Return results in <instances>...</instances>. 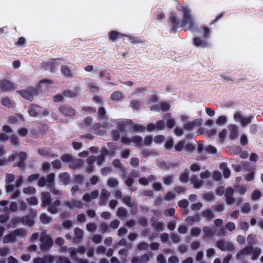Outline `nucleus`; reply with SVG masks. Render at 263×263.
Instances as JSON below:
<instances>
[{
    "label": "nucleus",
    "mask_w": 263,
    "mask_h": 263,
    "mask_svg": "<svg viewBox=\"0 0 263 263\" xmlns=\"http://www.w3.org/2000/svg\"><path fill=\"white\" fill-rule=\"evenodd\" d=\"M182 16L183 17L181 23L185 30H191L194 33L195 36L209 39L210 34V29L206 27L196 28V23L191 15L190 10L185 5L181 6L179 9L171 14L169 22L173 27H176L179 25Z\"/></svg>",
    "instance_id": "1"
},
{
    "label": "nucleus",
    "mask_w": 263,
    "mask_h": 263,
    "mask_svg": "<svg viewBox=\"0 0 263 263\" xmlns=\"http://www.w3.org/2000/svg\"><path fill=\"white\" fill-rule=\"evenodd\" d=\"M34 263H70L66 257L54 258L52 256H48L45 258H36L34 259Z\"/></svg>",
    "instance_id": "2"
},
{
    "label": "nucleus",
    "mask_w": 263,
    "mask_h": 263,
    "mask_svg": "<svg viewBox=\"0 0 263 263\" xmlns=\"http://www.w3.org/2000/svg\"><path fill=\"white\" fill-rule=\"evenodd\" d=\"M69 252L71 254V257L75 259L79 263H87L86 260L82 259H78V254H83L85 251V249L84 247H80L78 249L74 248H69L68 250Z\"/></svg>",
    "instance_id": "3"
},
{
    "label": "nucleus",
    "mask_w": 263,
    "mask_h": 263,
    "mask_svg": "<svg viewBox=\"0 0 263 263\" xmlns=\"http://www.w3.org/2000/svg\"><path fill=\"white\" fill-rule=\"evenodd\" d=\"M253 251L252 258L255 259L260 254V250L259 248H255L253 250L252 247H249L243 249L238 254V256L239 258H242V256Z\"/></svg>",
    "instance_id": "4"
},
{
    "label": "nucleus",
    "mask_w": 263,
    "mask_h": 263,
    "mask_svg": "<svg viewBox=\"0 0 263 263\" xmlns=\"http://www.w3.org/2000/svg\"><path fill=\"white\" fill-rule=\"evenodd\" d=\"M26 157L27 155L26 153L24 152H20L17 155L12 154L10 155L8 161L12 162L14 160H16V163H17V165L18 166H22L23 165V162L26 159Z\"/></svg>",
    "instance_id": "5"
},
{
    "label": "nucleus",
    "mask_w": 263,
    "mask_h": 263,
    "mask_svg": "<svg viewBox=\"0 0 263 263\" xmlns=\"http://www.w3.org/2000/svg\"><path fill=\"white\" fill-rule=\"evenodd\" d=\"M193 44L197 47L204 48L209 46L210 41L209 39L195 36L193 39Z\"/></svg>",
    "instance_id": "6"
},
{
    "label": "nucleus",
    "mask_w": 263,
    "mask_h": 263,
    "mask_svg": "<svg viewBox=\"0 0 263 263\" xmlns=\"http://www.w3.org/2000/svg\"><path fill=\"white\" fill-rule=\"evenodd\" d=\"M40 240L41 241V248L43 249L46 250L52 245V241L50 237L45 232L41 233Z\"/></svg>",
    "instance_id": "7"
},
{
    "label": "nucleus",
    "mask_w": 263,
    "mask_h": 263,
    "mask_svg": "<svg viewBox=\"0 0 263 263\" xmlns=\"http://www.w3.org/2000/svg\"><path fill=\"white\" fill-rule=\"evenodd\" d=\"M40 240L41 241V248L43 249L46 250L52 245V241L50 237L45 232L41 233Z\"/></svg>",
    "instance_id": "8"
},
{
    "label": "nucleus",
    "mask_w": 263,
    "mask_h": 263,
    "mask_svg": "<svg viewBox=\"0 0 263 263\" xmlns=\"http://www.w3.org/2000/svg\"><path fill=\"white\" fill-rule=\"evenodd\" d=\"M37 91L34 88H30L20 91V94L24 99L31 100L34 96L36 95Z\"/></svg>",
    "instance_id": "9"
},
{
    "label": "nucleus",
    "mask_w": 263,
    "mask_h": 263,
    "mask_svg": "<svg viewBox=\"0 0 263 263\" xmlns=\"http://www.w3.org/2000/svg\"><path fill=\"white\" fill-rule=\"evenodd\" d=\"M44 115L46 116L49 114V111L47 109H43L37 105H32L28 110L29 114L32 117L36 116L38 114L42 113Z\"/></svg>",
    "instance_id": "10"
},
{
    "label": "nucleus",
    "mask_w": 263,
    "mask_h": 263,
    "mask_svg": "<svg viewBox=\"0 0 263 263\" xmlns=\"http://www.w3.org/2000/svg\"><path fill=\"white\" fill-rule=\"evenodd\" d=\"M234 118L235 121L240 122L242 126H245L247 124L251 123L253 116H250L244 117L239 113H236L234 115Z\"/></svg>",
    "instance_id": "11"
},
{
    "label": "nucleus",
    "mask_w": 263,
    "mask_h": 263,
    "mask_svg": "<svg viewBox=\"0 0 263 263\" xmlns=\"http://www.w3.org/2000/svg\"><path fill=\"white\" fill-rule=\"evenodd\" d=\"M25 234V232L24 231L22 230H16L14 234H9L6 235L4 239L3 242L4 243H8L9 242H12L15 240V236H24Z\"/></svg>",
    "instance_id": "12"
},
{
    "label": "nucleus",
    "mask_w": 263,
    "mask_h": 263,
    "mask_svg": "<svg viewBox=\"0 0 263 263\" xmlns=\"http://www.w3.org/2000/svg\"><path fill=\"white\" fill-rule=\"evenodd\" d=\"M122 142L127 145H130L133 142L136 146H139L142 143V138L140 136H135L130 140L125 137L122 139Z\"/></svg>",
    "instance_id": "13"
},
{
    "label": "nucleus",
    "mask_w": 263,
    "mask_h": 263,
    "mask_svg": "<svg viewBox=\"0 0 263 263\" xmlns=\"http://www.w3.org/2000/svg\"><path fill=\"white\" fill-rule=\"evenodd\" d=\"M51 85V82L48 80H43L40 82L37 89L40 91L48 90Z\"/></svg>",
    "instance_id": "14"
},
{
    "label": "nucleus",
    "mask_w": 263,
    "mask_h": 263,
    "mask_svg": "<svg viewBox=\"0 0 263 263\" xmlns=\"http://www.w3.org/2000/svg\"><path fill=\"white\" fill-rule=\"evenodd\" d=\"M60 111L66 116H72L75 114V110L68 106H63L59 108Z\"/></svg>",
    "instance_id": "15"
},
{
    "label": "nucleus",
    "mask_w": 263,
    "mask_h": 263,
    "mask_svg": "<svg viewBox=\"0 0 263 263\" xmlns=\"http://www.w3.org/2000/svg\"><path fill=\"white\" fill-rule=\"evenodd\" d=\"M3 129L6 133L0 134V140L2 141L8 140L9 137L7 134H10L12 132V130L9 126L6 125L3 126Z\"/></svg>",
    "instance_id": "16"
},
{
    "label": "nucleus",
    "mask_w": 263,
    "mask_h": 263,
    "mask_svg": "<svg viewBox=\"0 0 263 263\" xmlns=\"http://www.w3.org/2000/svg\"><path fill=\"white\" fill-rule=\"evenodd\" d=\"M246 170L248 172L244 176L245 180L247 181H252L254 179V168L251 166H247Z\"/></svg>",
    "instance_id": "17"
},
{
    "label": "nucleus",
    "mask_w": 263,
    "mask_h": 263,
    "mask_svg": "<svg viewBox=\"0 0 263 263\" xmlns=\"http://www.w3.org/2000/svg\"><path fill=\"white\" fill-rule=\"evenodd\" d=\"M230 131V138L231 140L235 139L237 136L238 130L237 127L234 125H230L228 126Z\"/></svg>",
    "instance_id": "18"
},
{
    "label": "nucleus",
    "mask_w": 263,
    "mask_h": 263,
    "mask_svg": "<svg viewBox=\"0 0 263 263\" xmlns=\"http://www.w3.org/2000/svg\"><path fill=\"white\" fill-rule=\"evenodd\" d=\"M233 190L232 188H228L226 193L225 194V196L227 200V202L228 204H231L233 202Z\"/></svg>",
    "instance_id": "19"
},
{
    "label": "nucleus",
    "mask_w": 263,
    "mask_h": 263,
    "mask_svg": "<svg viewBox=\"0 0 263 263\" xmlns=\"http://www.w3.org/2000/svg\"><path fill=\"white\" fill-rule=\"evenodd\" d=\"M99 195L98 191H94L92 192L90 195L85 194L83 196V200L86 202H89L91 199L96 198Z\"/></svg>",
    "instance_id": "20"
},
{
    "label": "nucleus",
    "mask_w": 263,
    "mask_h": 263,
    "mask_svg": "<svg viewBox=\"0 0 263 263\" xmlns=\"http://www.w3.org/2000/svg\"><path fill=\"white\" fill-rule=\"evenodd\" d=\"M1 87L4 90H9L13 88V84L8 80H4L1 83Z\"/></svg>",
    "instance_id": "21"
},
{
    "label": "nucleus",
    "mask_w": 263,
    "mask_h": 263,
    "mask_svg": "<svg viewBox=\"0 0 263 263\" xmlns=\"http://www.w3.org/2000/svg\"><path fill=\"white\" fill-rule=\"evenodd\" d=\"M50 199V197L49 193H43L42 195V205L44 206L49 205Z\"/></svg>",
    "instance_id": "22"
},
{
    "label": "nucleus",
    "mask_w": 263,
    "mask_h": 263,
    "mask_svg": "<svg viewBox=\"0 0 263 263\" xmlns=\"http://www.w3.org/2000/svg\"><path fill=\"white\" fill-rule=\"evenodd\" d=\"M220 168L223 172L224 177L228 178L230 175V171L227 167V164L224 162L221 163L220 165Z\"/></svg>",
    "instance_id": "23"
},
{
    "label": "nucleus",
    "mask_w": 263,
    "mask_h": 263,
    "mask_svg": "<svg viewBox=\"0 0 263 263\" xmlns=\"http://www.w3.org/2000/svg\"><path fill=\"white\" fill-rule=\"evenodd\" d=\"M217 247L221 250H226L228 249H231L232 248V245L228 242H224L223 241H219L217 244Z\"/></svg>",
    "instance_id": "24"
},
{
    "label": "nucleus",
    "mask_w": 263,
    "mask_h": 263,
    "mask_svg": "<svg viewBox=\"0 0 263 263\" xmlns=\"http://www.w3.org/2000/svg\"><path fill=\"white\" fill-rule=\"evenodd\" d=\"M109 37L110 40H111L112 41H114L117 39H118V38H120L122 36H123V35H122L121 33H119V32H117L116 31H111L110 33H109ZM124 36H126L128 38H129V36H126V35H124Z\"/></svg>",
    "instance_id": "25"
},
{
    "label": "nucleus",
    "mask_w": 263,
    "mask_h": 263,
    "mask_svg": "<svg viewBox=\"0 0 263 263\" xmlns=\"http://www.w3.org/2000/svg\"><path fill=\"white\" fill-rule=\"evenodd\" d=\"M164 120H165L167 126L168 128H172L174 127L175 125V121L174 119L171 118L170 114H167L165 116Z\"/></svg>",
    "instance_id": "26"
},
{
    "label": "nucleus",
    "mask_w": 263,
    "mask_h": 263,
    "mask_svg": "<svg viewBox=\"0 0 263 263\" xmlns=\"http://www.w3.org/2000/svg\"><path fill=\"white\" fill-rule=\"evenodd\" d=\"M22 221V222L28 226L32 225L34 222L33 215H31L30 216L23 218Z\"/></svg>",
    "instance_id": "27"
},
{
    "label": "nucleus",
    "mask_w": 263,
    "mask_h": 263,
    "mask_svg": "<svg viewBox=\"0 0 263 263\" xmlns=\"http://www.w3.org/2000/svg\"><path fill=\"white\" fill-rule=\"evenodd\" d=\"M79 93V91L78 90H66L63 93V96L66 97L68 98H73L76 97Z\"/></svg>",
    "instance_id": "28"
},
{
    "label": "nucleus",
    "mask_w": 263,
    "mask_h": 263,
    "mask_svg": "<svg viewBox=\"0 0 263 263\" xmlns=\"http://www.w3.org/2000/svg\"><path fill=\"white\" fill-rule=\"evenodd\" d=\"M190 180L195 188L198 189L202 186V181L197 178L191 177Z\"/></svg>",
    "instance_id": "29"
},
{
    "label": "nucleus",
    "mask_w": 263,
    "mask_h": 263,
    "mask_svg": "<svg viewBox=\"0 0 263 263\" xmlns=\"http://www.w3.org/2000/svg\"><path fill=\"white\" fill-rule=\"evenodd\" d=\"M59 204L60 202L59 201H56L55 202H54L53 204L49 205V211L52 213H56L57 212H58V206L59 205Z\"/></svg>",
    "instance_id": "30"
},
{
    "label": "nucleus",
    "mask_w": 263,
    "mask_h": 263,
    "mask_svg": "<svg viewBox=\"0 0 263 263\" xmlns=\"http://www.w3.org/2000/svg\"><path fill=\"white\" fill-rule=\"evenodd\" d=\"M153 227L156 229V231L160 232L163 230L164 224L159 221H154L152 223Z\"/></svg>",
    "instance_id": "31"
},
{
    "label": "nucleus",
    "mask_w": 263,
    "mask_h": 263,
    "mask_svg": "<svg viewBox=\"0 0 263 263\" xmlns=\"http://www.w3.org/2000/svg\"><path fill=\"white\" fill-rule=\"evenodd\" d=\"M148 256L146 254H145L141 257L139 260H138V259L137 258H133L132 262L133 263H138V262L139 261V263H146L148 261Z\"/></svg>",
    "instance_id": "32"
},
{
    "label": "nucleus",
    "mask_w": 263,
    "mask_h": 263,
    "mask_svg": "<svg viewBox=\"0 0 263 263\" xmlns=\"http://www.w3.org/2000/svg\"><path fill=\"white\" fill-rule=\"evenodd\" d=\"M201 120H200V119L196 120L194 121H192V122L187 123L186 125H185V127L186 128L190 129L195 126H197V125L201 124Z\"/></svg>",
    "instance_id": "33"
},
{
    "label": "nucleus",
    "mask_w": 263,
    "mask_h": 263,
    "mask_svg": "<svg viewBox=\"0 0 263 263\" xmlns=\"http://www.w3.org/2000/svg\"><path fill=\"white\" fill-rule=\"evenodd\" d=\"M61 159L63 162L69 163V165H70L72 161V157L70 155L65 154L61 157Z\"/></svg>",
    "instance_id": "34"
},
{
    "label": "nucleus",
    "mask_w": 263,
    "mask_h": 263,
    "mask_svg": "<svg viewBox=\"0 0 263 263\" xmlns=\"http://www.w3.org/2000/svg\"><path fill=\"white\" fill-rule=\"evenodd\" d=\"M247 189V186L245 185H239L235 187L236 191L240 195L244 194L246 192Z\"/></svg>",
    "instance_id": "35"
},
{
    "label": "nucleus",
    "mask_w": 263,
    "mask_h": 263,
    "mask_svg": "<svg viewBox=\"0 0 263 263\" xmlns=\"http://www.w3.org/2000/svg\"><path fill=\"white\" fill-rule=\"evenodd\" d=\"M261 192L259 190H254L251 194V199L253 200L258 199L261 196Z\"/></svg>",
    "instance_id": "36"
},
{
    "label": "nucleus",
    "mask_w": 263,
    "mask_h": 263,
    "mask_svg": "<svg viewBox=\"0 0 263 263\" xmlns=\"http://www.w3.org/2000/svg\"><path fill=\"white\" fill-rule=\"evenodd\" d=\"M123 95L121 92L116 91L111 96V99L114 101H118L122 98Z\"/></svg>",
    "instance_id": "37"
},
{
    "label": "nucleus",
    "mask_w": 263,
    "mask_h": 263,
    "mask_svg": "<svg viewBox=\"0 0 263 263\" xmlns=\"http://www.w3.org/2000/svg\"><path fill=\"white\" fill-rule=\"evenodd\" d=\"M9 121L11 123H14L18 121H23V117L20 115H17L15 116L10 117Z\"/></svg>",
    "instance_id": "38"
},
{
    "label": "nucleus",
    "mask_w": 263,
    "mask_h": 263,
    "mask_svg": "<svg viewBox=\"0 0 263 263\" xmlns=\"http://www.w3.org/2000/svg\"><path fill=\"white\" fill-rule=\"evenodd\" d=\"M68 204L70 208H80L82 206V203L80 201L77 200L72 201L71 202L68 203Z\"/></svg>",
    "instance_id": "39"
},
{
    "label": "nucleus",
    "mask_w": 263,
    "mask_h": 263,
    "mask_svg": "<svg viewBox=\"0 0 263 263\" xmlns=\"http://www.w3.org/2000/svg\"><path fill=\"white\" fill-rule=\"evenodd\" d=\"M60 178L63 183L66 184L69 182V175L67 173H64L60 175Z\"/></svg>",
    "instance_id": "40"
},
{
    "label": "nucleus",
    "mask_w": 263,
    "mask_h": 263,
    "mask_svg": "<svg viewBox=\"0 0 263 263\" xmlns=\"http://www.w3.org/2000/svg\"><path fill=\"white\" fill-rule=\"evenodd\" d=\"M189 171L187 170L184 171L180 176V179L181 181L183 182H186L188 179Z\"/></svg>",
    "instance_id": "41"
},
{
    "label": "nucleus",
    "mask_w": 263,
    "mask_h": 263,
    "mask_svg": "<svg viewBox=\"0 0 263 263\" xmlns=\"http://www.w3.org/2000/svg\"><path fill=\"white\" fill-rule=\"evenodd\" d=\"M62 73L65 76H70L71 75V71L66 66H62L61 67Z\"/></svg>",
    "instance_id": "42"
},
{
    "label": "nucleus",
    "mask_w": 263,
    "mask_h": 263,
    "mask_svg": "<svg viewBox=\"0 0 263 263\" xmlns=\"http://www.w3.org/2000/svg\"><path fill=\"white\" fill-rule=\"evenodd\" d=\"M74 233L76 239L79 240L81 239V238L83 237V231L79 228H77L75 229Z\"/></svg>",
    "instance_id": "43"
},
{
    "label": "nucleus",
    "mask_w": 263,
    "mask_h": 263,
    "mask_svg": "<svg viewBox=\"0 0 263 263\" xmlns=\"http://www.w3.org/2000/svg\"><path fill=\"white\" fill-rule=\"evenodd\" d=\"M227 121V117L224 116H221L216 121V123L218 125H221L225 123Z\"/></svg>",
    "instance_id": "44"
},
{
    "label": "nucleus",
    "mask_w": 263,
    "mask_h": 263,
    "mask_svg": "<svg viewBox=\"0 0 263 263\" xmlns=\"http://www.w3.org/2000/svg\"><path fill=\"white\" fill-rule=\"evenodd\" d=\"M40 219L41 221L44 223H48L51 220L50 218L48 216L44 214H43L41 215Z\"/></svg>",
    "instance_id": "45"
},
{
    "label": "nucleus",
    "mask_w": 263,
    "mask_h": 263,
    "mask_svg": "<svg viewBox=\"0 0 263 263\" xmlns=\"http://www.w3.org/2000/svg\"><path fill=\"white\" fill-rule=\"evenodd\" d=\"M28 131L27 128L23 127L18 129L17 134L20 136L24 137L26 136Z\"/></svg>",
    "instance_id": "46"
},
{
    "label": "nucleus",
    "mask_w": 263,
    "mask_h": 263,
    "mask_svg": "<svg viewBox=\"0 0 263 263\" xmlns=\"http://www.w3.org/2000/svg\"><path fill=\"white\" fill-rule=\"evenodd\" d=\"M204 149L210 154H215L217 151L216 149L212 145L207 146Z\"/></svg>",
    "instance_id": "47"
},
{
    "label": "nucleus",
    "mask_w": 263,
    "mask_h": 263,
    "mask_svg": "<svg viewBox=\"0 0 263 263\" xmlns=\"http://www.w3.org/2000/svg\"><path fill=\"white\" fill-rule=\"evenodd\" d=\"M23 192L25 194H33L35 192V189L33 187H28L24 189Z\"/></svg>",
    "instance_id": "48"
},
{
    "label": "nucleus",
    "mask_w": 263,
    "mask_h": 263,
    "mask_svg": "<svg viewBox=\"0 0 263 263\" xmlns=\"http://www.w3.org/2000/svg\"><path fill=\"white\" fill-rule=\"evenodd\" d=\"M155 126H156V129H157L161 130V129H163V128L165 126V123H164V120H162V121H158L156 123V124H155Z\"/></svg>",
    "instance_id": "49"
},
{
    "label": "nucleus",
    "mask_w": 263,
    "mask_h": 263,
    "mask_svg": "<svg viewBox=\"0 0 263 263\" xmlns=\"http://www.w3.org/2000/svg\"><path fill=\"white\" fill-rule=\"evenodd\" d=\"M2 104L3 105L7 106L8 107H11L13 106L12 102L8 98H4L2 100Z\"/></svg>",
    "instance_id": "50"
},
{
    "label": "nucleus",
    "mask_w": 263,
    "mask_h": 263,
    "mask_svg": "<svg viewBox=\"0 0 263 263\" xmlns=\"http://www.w3.org/2000/svg\"><path fill=\"white\" fill-rule=\"evenodd\" d=\"M117 215L120 217H124L126 214V211L124 208H119L117 212Z\"/></svg>",
    "instance_id": "51"
},
{
    "label": "nucleus",
    "mask_w": 263,
    "mask_h": 263,
    "mask_svg": "<svg viewBox=\"0 0 263 263\" xmlns=\"http://www.w3.org/2000/svg\"><path fill=\"white\" fill-rule=\"evenodd\" d=\"M15 177L13 174H8L6 176V181L7 183L9 184L12 182L14 180Z\"/></svg>",
    "instance_id": "52"
},
{
    "label": "nucleus",
    "mask_w": 263,
    "mask_h": 263,
    "mask_svg": "<svg viewBox=\"0 0 263 263\" xmlns=\"http://www.w3.org/2000/svg\"><path fill=\"white\" fill-rule=\"evenodd\" d=\"M204 199L206 201H211L213 199L214 196L211 193H206L203 195Z\"/></svg>",
    "instance_id": "53"
},
{
    "label": "nucleus",
    "mask_w": 263,
    "mask_h": 263,
    "mask_svg": "<svg viewBox=\"0 0 263 263\" xmlns=\"http://www.w3.org/2000/svg\"><path fill=\"white\" fill-rule=\"evenodd\" d=\"M10 253V250L8 248H2L0 250V255L2 256L8 255Z\"/></svg>",
    "instance_id": "54"
},
{
    "label": "nucleus",
    "mask_w": 263,
    "mask_h": 263,
    "mask_svg": "<svg viewBox=\"0 0 263 263\" xmlns=\"http://www.w3.org/2000/svg\"><path fill=\"white\" fill-rule=\"evenodd\" d=\"M164 140V137L160 135L156 136L154 139V141L157 143H161L163 142Z\"/></svg>",
    "instance_id": "55"
},
{
    "label": "nucleus",
    "mask_w": 263,
    "mask_h": 263,
    "mask_svg": "<svg viewBox=\"0 0 263 263\" xmlns=\"http://www.w3.org/2000/svg\"><path fill=\"white\" fill-rule=\"evenodd\" d=\"M108 185L110 187H115L118 185V181L114 179H110L108 181Z\"/></svg>",
    "instance_id": "56"
},
{
    "label": "nucleus",
    "mask_w": 263,
    "mask_h": 263,
    "mask_svg": "<svg viewBox=\"0 0 263 263\" xmlns=\"http://www.w3.org/2000/svg\"><path fill=\"white\" fill-rule=\"evenodd\" d=\"M184 142L183 141H180L175 146V148L177 151H180L183 149Z\"/></svg>",
    "instance_id": "57"
},
{
    "label": "nucleus",
    "mask_w": 263,
    "mask_h": 263,
    "mask_svg": "<svg viewBox=\"0 0 263 263\" xmlns=\"http://www.w3.org/2000/svg\"><path fill=\"white\" fill-rule=\"evenodd\" d=\"M228 134V131L227 129H223L219 134V138L221 141H223L224 139L226 137L227 135Z\"/></svg>",
    "instance_id": "58"
},
{
    "label": "nucleus",
    "mask_w": 263,
    "mask_h": 263,
    "mask_svg": "<svg viewBox=\"0 0 263 263\" xmlns=\"http://www.w3.org/2000/svg\"><path fill=\"white\" fill-rule=\"evenodd\" d=\"M173 144V139L169 138L165 144V147L166 149H170L172 147Z\"/></svg>",
    "instance_id": "59"
},
{
    "label": "nucleus",
    "mask_w": 263,
    "mask_h": 263,
    "mask_svg": "<svg viewBox=\"0 0 263 263\" xmlns=\"http://www.w3.org/2000/svg\"><path fill=\"white\" fill-rule=\"evenodd\" d=\"M134 129L135 131L143 132L145 130V127L143 126L137 124L134 125Z\"/></svg>",
    "instance_id": "60"
},
{
    "label": "nucleus",
    "mask_w": 263,
    "mask_h": 263,
    "mask_svg": "<svg viewBox=\"0 0 263 263\" xmlns=\"http://www.w3.org/2000/svg\"><path fill=\"white\" fill-rule=\"evenodd\" d=\"M52 166L55 168H59L61 166V162L59 160H55L52 163Z\"/></svg>",
    "instance_id": "61"
},
{
    "label": "nucleus",
    "mask_w": 263,
    "mask_h": 263,
    "mask_svg": "<svg viewBox=\"0 0 263 263\" xmlns=\"http://www.w3.org/2000/svg\"><path fill=\"white\" fill-rule=\"evenodd\" d=\"M87 229L89 232H93L96 229V226L93 223H88L87 224Z\"/></svg>",
    "instance_id": "62"
},
{
    "label": "nucleus",
    "mask_w": 263,
    "mask_h": 263,
    "mask_svg": "<svg viewBox=\"0 0 263 263\" xmlns=\"http://www.w3.org/2000/svg\"><path fill=\"white\" fill-rule=\"evenodd\" d=\"M188 201L186 200H181L179 202V205L183 209L186 208L188 205Z\"/></svg>",
    "instance_id": "63"
},
{
    "label": "nucleus",
    "mask_w": 263,
    "mask_h": 263,
    "mask_svg": "<svg viewBox=\"0 0 263 263\" xmlns=\"http://www.w3.org/2000/svg\"><path fill=\"white\" fill-rule=\"evenodd\" d=\"M200 230L197 228H193L191 231V235L193 236H197L199 235Z\"/></svg>",
    "instance_id": "64"
}]
</instances>
